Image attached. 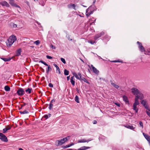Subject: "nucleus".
I'll list each match as a JSON object with an SVG mask.
<instances>
[{
	"label": "nucleus",
	"instance_id": "nucleus-1",
	"mask_svg": "<svg viewBox=\"0 0 150 150\" xmlns=\"http://www.w3.org/2000/svg\"><path fill=\"white\" fill-rule=\"evenodd\" d=\"M16 40V38L15 36H10L6 42L7 47H10Z\"/></svg>",
	"mask_w": 150,
	"mask_h": 150
},
{
	"label": "nucleus",
	"instance_id": "nucleus-2",
	"mask_svg": "<svg viewBox=\"0 0 150 150\" xmlns=\"http://www.w3.org/2000/svg\"><path fill=\"white\" fill-rule=\"evenodd\" d=\"M69 137V136H67L66 137L64 138L59 140H57L55 142V145L57 146L62 145L68 140Z\"/></svg>",
	"mask_w": 150,
	"mask_h": 150
},
{
	"label": "nucleus",
	"instance_id": "nucleus-3",
	"mask_svg": "<svg viewBox=\"0 0 150 150\" xmlns=\"http://www.w3.org/2000/svg\"><path fill=\"white\" fill-rule=\"evenodd\" d=\"M144 98V95L143 94H140L139 95L136 96L135 98V101L133 103V105L137 106L139 104V102L138 100L139 99L140 100H142Z\"/></svg>",
	"mask_w": 150,
	"mask_h": 150
},
{
	"label": "nucleus",
	"instance_id": "nucleus-4",
	"mask_svg": "<svg viewBox=\"0 0 150 150\" xmlns=\"http://www.w3.org/2000/svg\"><path fill=\"white\" fill-rule=\"evenodd\" d=\"M93 10L91 6L89 7L86 10V15L88 18L91 14H93Z\"/></svg>",
	"mask_w": 150,
	"mask_h": 150
},
{
	"label": "nucleus",
	"instance_id": "nucleus-5",
	"mask_svg": "<svg viewBox=\"0 0 150 150\" xmlns=\"http://www.w3.org/2000/svg\"><path fill=\"white\" fill-rule=\"evenodd\" d=\"M39 62L43 64L44 65L46 66H47V68L46 69V72L47 74H48L49 72L52 70V68H51L50 65H48L45 62L43 61V60H40L39 61Z\"/></svg>",
	"mask_w": 150,
	"mask_h": 150
},
{
	"label": "nucleus",
	"instance_id": "nucleus-6",
	"mask_svg": "<svg viewBox=\"0 0 150 150\" xmlns=\"http://www.w3.org/2000/svg\"><path fill=\"white\" fill-rule=\"evenodd\" d=\"M132 92L134 95H139L140 94H142L140 93L139 91L137 88H133L132 89Z\"/></svg>",
	"mask_w": 150,
	"mask_h": 150
},
{
	"label": "nucleus",
	"instance_id": "nucleus-7",
	"mask_svg": "<svg viewBox=\"0 0 150 150\" xmlns=\"http://www.w3.org/2000/svg\"><path fill=\"white\" fill-rule=\"evenodd\" d=\"M0 139L2 141L5 142H7L8 141V140L4 134L1 133H0Z\"/></svg>",
	"mask_w": 150,
	"mask_h": 150
},
{
	"label": "nucleus",
	"instance_id": "nucleus-8",
	"mask_svg": "<svg viewBox=\"0 0 150 150\" xmlns=\"http://www.w3.org/2000/svg\"><path fill=\"white\" fill-rule=\"evenodd\" d=\"M17 93L19 96H21L25 94V92L23 88H19L17 91Z\"/></svg>",
	"mask_w": 150,
	"mask_h": 150
},
{
	"label": "nucleus",
	"instance_id": "nucleus-9",
	"mask_svg": "<svg viewBox=\"0 0 150 150\" xmlns=\"http://www.w3.org/2000/svg\"><path fill=\"white\" fill-rule=\"evenodd\" d=\"M105 34V33L103 32H102L100 33H98L96 35L94 36L93 38V39L95 40H97L98 38L101 37V36L104 35Z\"/></svg>",
	"mask_w": 150,
	"mask_h": 150
},
{
	"label": "nucleus",
	"instance_id": "nucleus-10",
	"mask_svg": "<svg viewBox=\"0 0 150 150\" xmlns=\"http://www.w3.org/2000/svg\"><path fill=\"white\" fill-rule=\"evenodd\" d=\"M137 43L138 45V47L142 52H143L145 51V49L143 46H142V44L139 41L137 42Z\"/></svg>",
	"mask_w": 150,
	"mask_h": 150
},
{
	"label": "nucleus",
	"instance_id": "nucleus-11",
	"mask_svg": "<svg viewBox=\"0 0 150 150\" xmlns=\"http://www.w3.org/2000/svg\"><path fill=\"white\" fill-rule=\"evenodd\" d=\"M9 4L12 6L20 8V6L14 3V0H9Z\"/></svg>",
	"mask_w": 150,
	"mask_h": 150
},
{
	"label": "nucleus",
	"instance_id": "nucleus-12",
	"mask_svg": "<svg viewBox=\"0 0 150 150\" xmlns=\"http://www.w3.org/2000/svg\"><path fill=\"white\" fill-rule=\"evenodd\" d=\"M0 4L2 6H6L7 7H9V5L8 3L5 1H4L0 2Z\"/></svg>",
	"mask_w": 150,
	"mask_h": 150
},
{
	"label": "nucleus",
	"instance_id": "nucleus-13",
	"mask_svg": "<svg viewBox=\"0 0 150 150\" xmlns=\"http://www.w3.org/2000/svg\"><path fill=\"white\" fill-rule=\"evenodd\" d=\"M77 79L80 80L81 82H82L83 81L84 82H86L88 84H90L88 81L84 77H82V76L81 77H79V79Z\"/></svg>",
	"mask_w": 150,
	"mask_h": 150
},
{
	"label": "nucleus",
	"instance_id": "nucleus-14",
	"mask_svg": "<svg viewBox=\"0 0 150 150\" xmlns=\"http://www.w3.org/2000/svg\"><path fill=\"white\" fill-rule=\"evenodd\" d=\"M122 98L123 100L125 102L126 104L129 105V102L127 97L125 95H124L123 96Z\"/></svg>",
	"mask_w": 150,
	"mask_h": 150
},
{
	"label": "nucleus",
	"instance_id": "nucleus-15",
	"mask_svg": "<svg viewBox=\"0 0 150 150\" xmlns=\"http://www.w3.org/2000/svg\"><path fill=\"white\" fill-rule=\"evenodd\" d=\"M91 139H88V140H86L85 139H82L81 140H79L78 141V143H84L86 142H88L91 141Z\"/></svg>",
	"mask_w": 150,
	"mask_h": 150
},
{
	"label": "nucleus",
	"instance_id": "nucleus-16",
	"mask_svg": "<svg viewBox=\"0 0 150 150\" xmlns=\"http://www.w3.org/2000/svg\"><path fill=\"white\" fill-rule=\"evenodd\" d=\"M55 102V100L54 99H52L50 101L49 107V108L50 110H51L52 109L53 106V105L52 104V103L54 102Z\"/></svg>",
	"mask_w": 150,
	"mask_h": 150
},
{
	"label": "nucleus",
	"instance_id": "nucleus-17",
	"mask_svg": "<svg viewBox=\"0 0 150 150\" xmlns=\"http://www.w3.org/2000/svg\"><path fill=\"white\" fill-rule=\"evenodd\" d=\"M21 48L19 49L16 52V56L17 57L19 56L21 54Z\"/></svg>",
	"mask_w": 150,
	"mask_h": 150
},
{
	"label": "nucleus",
	"instance_id": "nucleus-18",
	"mask_svg": "<svg viewBox=\"0 0 150 150\" xmlns=\"http://www.w3.org/2000/svg\"><path fill=\"white\" fill-rule=\"evenodd\" d=\"M91 66L92 68V71L95 74H98L99 73V71L95 67L92 65H91Z\"/></svg>",
	"mask_w": 150,
	"mask_h": 150
},
{
	"label": "nucleus",
	"instance_id": "nucleus-19",
	"mask_svg": "<svg viewBox=\"0 0 150 150\" xmlns=\"http://www.w3.org/2000/svg\"><path fill=\"white\" fill-rule=\"evenodd\" d=\"M11 128V127L8 125L6 127L3 129V133H5L7 131L10 130Z\"/></svg>",
	"mask_w": 150,
	"mask_h": 150
},
{
	"label": "nucleus",
	"instance_id": "nucleus-20",
	"mask_svg": "<svg viewBox=\"0 0 150 150\" xmlns=\"http://www.w3.org/2000/svg\"><path fill=\"white\" fill-rule=\"evenodd\" d=\"M27 110H25L24 111H20L19 112V113L21 114H28L29 113V110H27Z\"/></svg>",
	"mask_w": 150,
	"mask_h": 150
},
{
	"label": "nucleus",
	"instance_id": "nucleus-21",
	"mask_svg": "<svg viewBox=\"0 0 150 150\" xmlns=\"http://www.w3.org/2000/svg\"><path fill=\"white\" fill-rule=\"evenodd\" d=\"M67 7L69 8H73L74 9L76 10L75 8V5L74 4H68Z\"/></svg>",
	"mask_w": 150,
	"mask_h": 150
},
{
	"label": "nucleus",
	"instance_id": "nucleus-22",
	"mask_svg": "<svg viewBox=\"0 0 150 150\" xmlns=\"http://www.w3.org/2000/svg\"><path fill=\"white\" fill-rule=\"evenodd\" d=\"M24 102L28 105H29L31 104L30 100L28 98L26 99Z\"/></svg>",
	"mask_w": 150,
	"mask_h": 150
},
{
	"label": "nucleus",
	"instance_id": "nucleus-23",
	"mask_svg": "<svg viewBox=\"0 0 150 150\" xmlns=\"http://www.w3.org/2000/svg\"><path fill=\"white\" fill-rule=\"evenodd\" d=\"M133 109L135 111V113H137L139 109L137 108V106L133 105Z\"/></svg>",
	"mask_w": 150,
	"mask_h": 150
},
{
	"label": "nucleus",
	"instance_id": "nucleus-24",
	"mask_svg": "<svg viewBox=\"0 0 150 150\" xmlns=\"http://www.w3.org/2000/svg\"><path fill=\"white\" fill-rule=\"evenodd\" d=\"M1 59L5 62H8L11 59V58L10 57L8 58H1Z\"/></svg>",
	"mask_w": 150,
	"mask_h": 150
},
{
	"label": "nucleus",
	"instance_id": "nucleus-25",
	"mask_svg": "<svg viewBox=\"0 0 150 150\" xmlns=\"http://www.w3.org/2000/svg\"><path fill=\"white\" fill-rule=\"evenodd\" d=\"M125 127L127 128L132 130H133L134 128L132 125L131 126L129 125H127L126 126H125Z\"/></svg>",
	"mask_w": 150,
	"mask_h": 150
},
{
	"label": "nucleus",
	"instance_id": "nucleus-26",
	"mask_svg": "<svg viewBox=\"0 0 150 150\" xmlns=\"http://www.w3.org/2000/svg\"><path fill=\"white\" fill-rule=\"evenodd\" d=\"M96 20V19H94L93 18H91L90 20L89 21H92V22L90 24V25H92L93 24H94V22Z\"/></svg>",
	"mask_w": 150,
	"mask_h": 150
},
{
	"label": "nucleus",
	"instance_id": "nucleus-27",
	"mask_svg": "<svg viewBox=\"0 0 150 150\" xmlns=\"http://www.w3.org/2000/svg\"><path fill=\"white\" fill-rule=\"evenodd\" d=\"M32 90V88H28V89L25 90V91L27 92V93L28 94H30L31 93Z\"/></svg>",
	"mask_w": 150,
	"mask_h": 150
},
{
	"label": "nucleus",
	"instance_id": "nucleus-28",
	"mask_svg": "<svg viewBox=\"0 0 150 150\" xmlns=\"http://www.w3.org/2000/svg\"><path fill=\"white\" fill-rule=\"evenodd\" d=\"M75 101L78 103H79L80 102L79 97L77 95L75 96Z\"/></svg>",
	"mask_w": 150,
	"mask_h": 150
},
{
	"label": "nucleus",
	"instance_id": "nucleus-29",
	"mask_svg": "<svg viewBox=\"0 0 150 150\" xmlns=\"http://www.w3.org/2000/svg\"><path fill=\"white\" fill-rule=\"evenodd\" d=\"M4 89L6 91H10V88L8 86H6L4 87Z\"/></svg>",
	"mask_w": 150,
	"mask_h": 150
},
{
	"label": "nucleus",
	"instance_id": "nucleus-30",
	"mask_svg": "<svg viewBox=\"0 0 150 150\" xmlns=\"http://www.w3.org/2000/svg\"><path fill=\"white\" fill-rule=\"evenodd\" d=\"M111 84L115 88L117 89L119 88V86L118 85L113 83L112 82L111 83Z\"/></svg>",
	"mask_w": 150,
	"mask_h": 150
},
{
	"label": "nucleus",
	"instance_id": "nucleus-31",
	"mask_svg": "<svg viewBox=\"0 0 150 150\" xmlns=\"http://www.w3.org/2000/svg\"><path fill=\"white\" fill-rule=\"evenodd\" d=\"M143 106L145 107V108L147 110H148L150 112V109H149V106L146 104V103L145 104H144Z\"/></svg>",
	"mask_w": 150,
	"mask_h": 150
},
{
	"label": "nucleus",
	"instance_id": "nucleus-32",
	"mask_svg": "<svg viewBox=\"0 0 150 150\" xmlns=\"http://www.w3.org/2000/svg\"><path fill=\"white\" fill-rule=\"evenodd\" d=\"M69 74V71L66 69L64 70V74L66 76L68 75Z\"/></svg>",
	"mask_w": 150,
	"mask_h": 150
},
{
	"label": "nucleus",
	"instance_id": "nucleus-33",
	"mask_svg": "<svg viewBox=\"0 0 150 150\" xmlns=\"http://www.w3.org/2000/svg\"><path fill=\"white\" fill-rule=\"evenodd\" d=\"M111 62H121V63H123V61L122 60H113L111 61Z\"/></svg>",
	"mask_w": 150,
	"mask_h": 150
},
{
	"label": "nucleus",
	"instance_id": "nucleus-34",
	"mask_svg": "<svg viewBox=\"0 0 150 150\" xmlns=\"http://www.w3.org/2000/svg\"><path fill=\"white\" fill-rule=\"evenodd\" d=\"M56 73H58L59 74H61L60 70L59 67H58V68L56 69Z\"/></svg>",
	"mask_w": 150,
	"mask_h": 150
},
{
	"label": "nucleus",
	"instance_id": "nucleus-35",
	"mask_svg": "<svg viewBox=\"0 0 150 150\" xmlns=\"http://www.w3.org/2000/svg\"><path fill=\"white\" fill-rule=\"evenodd\" d=\"M72 74L77 79H79V76H78L76 72H73Z\"/></svg>",
	"mask_w": 150,
	"mask_h": 150
},
{
	"label": "nucleus",
	"instance_id": "nucleus-36",
	"mask_svg": "<svg viewBox=\"0 0 150 150\" xmlns=\"http://www.w3.org/2000/svg\"><path fill=\"white\" fill-rule=\"evenodd\" d=\"M143 134L146 139L148 137H149V136H148L147 134H146L144 133H143Z\"/></svg>",
	"mask_w": 150,
	"mask_h": 150
},
{
	"label": "nucleus",
	"instance_id": "nucleus-37",
	"mask_svg": "<svg viewBox=\"0 0 150 150\" xmlns=\"http://www.w3.org/2000/svg\"><path fill=\"white\" fill-rule=\"evenodd\" d=\"M141 103L142 104V105H144V104H145L146 103V101L144 100H142L141 101Z\"/></svg>",
	"mask_w": 150,
	"mask_h": 150
},
{
	"label": "nucleus",
	"instance_id": "nucleus-38",
	"mask_svg": "<svg viewBox=\"0 0 150 150\" xmlns=\"http://www.w3.org/2000/svg\"><path fill=\"white\" fill-rule=\"evenodd\" d=\"M139 125H140V127H141L142 128H143V123L142 121H139Z\"/></svg>",
	"mask_w": 150,
	"mask_h": 150
},
{
	"label": "nucleus",
	"instance_id": "nucleus-39",
	"mask_svg": "<svg viewBox=\"0 0 150 150\" xmlns=\"http://www.w3.org/2000/svg\"><path fill=\"white\" fill-rule=\"evenodd\" d=\"M61 60L63 63L65 64L66 63V61L64 58H61Z\"/></svg>",
	"mask_w": 150,
	"mask_h": 150
},
{
	"label": "nucleus",
	"instance_id": "nucleus-40",
	"mask_svg": "<svg viewBox=\"0 0 150 150\" xmlns=\"http://www.w3.org/2000/svg\"><path fill=\"white\" fill-rule=\"evenodd\" d=\"M88 42L89 43H90L91 44H93L94 43L96 42L95 41H93V40L88 41Z\"/></svg>",
	"mask_w": 150,
	"mask_h": 150
},
{
	"label": "nucleus",
	"instance_id": "nucleus-41",
	"mask_svg": "<svg viewBox=\"0 0 150 150\" xmlns=\"http://www.w3.org/2000/svg\"><path fill=\"white\" fill-rule=\"evenodd\" d=\"M40 42L39 40H37L34 42V43H35L36 45H38L40 43Z\"/></svg>",
	"mask_w": 150,
	"mask_h": 150
},
{
	"label": "nucleus",
	"instance_id": "nucleus-42",
	"mask_svg": "<svg viewBox=\"0 0 150 150\" xmlns=\"http://www.w3.org/2000/svg\"><path fill=\"white\" fill-rule=\"evenodd\" d=\"M74 145V144L73 143H71V144H69V145H66V147H70V146H72V145Z\"/></svg>",
	"mask_w": 150,
	"mask_h": 150
},
{
	"label": "nucleus",
	"instance_id": "nucleus-43",
	"mask_svg": "<svg viewBox=\"0 0 150 150\" xmlns=\"http://www.w3.org/2000/svg\"><path fill=\"white\" fill-rule=\"evenodd\" d=\"M22 102L23 103V104H21V105L22 107H23L25 106V105H27L25 103V102Z\"/></svg>",
	"mask_w": 150,
	"mask_h": 150
},
{
	"label": "nucleus",
	"instance_id": "nucleus-44",
	"mask_svg": "<svg viewBox=\"0 0 150 150\" xmlns=\"http://www.w3.org/2000/svg\"><path fill=\"white\" fill-rule=\"evenodd\" d=\"M70 81L72 85H74L75 81L74 80H70Z\"/></svg>",
	"mask_w": 150,
	"mask_h": 150
},
{
	"label": "nucleus",
	"instance_id": "nucleus-45",
	"mask_svg": "<svg viewBox=\"0 0 150 150\" xmlns=\"http://www.w3.org/2000/svg\"><path fill=\"white\" fill-rule=\"evenodd\" d=\"M67 39H68V40H70V41H72V39H71V38H70V35H68L67 36Z\"/></svg>",
	"mask_w": 150,
	"mask_h": 150
},
{
	"label": "nucleus",
	"instance_id": "nucleus-46",
	"mask_svg": "<svg viewBox=\"0 0 150 150\" xmlns=\"http://www.w3.org/2000/svg\"><path fill=\"white\" fill-rule=\"evenodd\" d=\"M78 150H85L84 146L81 147Z\"/></svg>",
	"mask_w": 150,
	"mask_h": 150
},
{
	"label": "nucleus",
	"instance_id": "nucleus-47",
	"mask_svg": "<svg viewBox=\"0 0 150 150\" xmlns=\"http://www.w3.org/2000/svg\"><path fill=\"white\" fill-rule=\"evenodd\" d=\"M39 68L40 69V70H41V71L42 72H45L44 69L43 68H42V67H40Z\"/></svg>",
	"mask_w": 150,
	"mask_h": 150
},
{
	"label": "nucleus",
	"instance_id": "nucleus-48",
	"mask_svg": "<svg viewBox=\"0 0 150 150\" xmlns=\"http://www.w3.org/2000/svg\"><path fill=\"white\" fill-rule=\"evenodd\" d=\"M46 57L47 58V59H52V57L50 56H49V55H47L46 56Z\"/></svg>",
	"mask_w": 150,
	"mask_h": 150
},
{
	"label": "nucleus",
	"instance_id": "nucleus-49",
	"mask_svg": "<svg viewBox=\"0 0 150 150\" xmlns=\"http://www.w3.org/2000/svg\"><path fill=\"white\" fill-rule=\"evenodd\" d=\"M49 86L51 88H53V84L51 83H50L49 84Z\"/></svg>",
	"mask_w": 150,
	"mask_h": 150
},
{
	"label": "nucleus",
	"instance_id": "nucleus-50",
	"mask_svg": "<svg viewBox=\"0 0 150 150\" xmlns=\"http://www.w3.org/2000/svg\"><path fill=\"white\" fill-rule=\"evenodd\" d=\"M44 117L46 119H47L48 118V115H44Z\"/></svg>",
	"mask_w": 150,
	"mask_h": 150
},
{
	"label": "nucleus",
	"instance_id": "nucleus-51",
	"mask_svg": "<svg viewBox=\"0 0 150 150\" xmlns=\"http://www.w3.org/2000/svg\"><path fill=\"white\" fill-rule=\"evenodd\" d=\"M50 47L51 48H52L53 49H55L56 48V47L53 45L52 44H51V45H50Z\"/></svg>",
	"mask_w": 150,
	"mask_h": 150
},
{
	"label": "nucleus",
	"instance_id": "nucleus-52",
	"mask_svg": "<svg viewBox=\"0 0 150 150\" xmlns=\"http://www.w3.org/2000/svg\"><path fill=\"white\" fill-rule=\"evenodd\" d=\"M146 112L147 114L150 117V112L147 110L146 111Z\"/></svg>",
	"mask_w": 150,
	"mask_h": 150
},
{
	"label": "nucleus",
	"instance_id": "nucleus-53",
	"mask_svg": "<svg viewBox=\"0 0 150 150\" xmlns=\"http://www.w3.org/2000/svg\"><path fill=\"white\" fill-rule=\"evenodd\" d=\"M13 27L16 28V27H17V25L16 24H15L14 23H13Z\"/></svg>",
	"mask_w": 150,
	"mask_h": 150
},
{
	"label": "nucleus",
	"instance_id": "nucleus-54",
	"mask_svg": "<svg viewBox=\"0 0 150 150\" xmlns=\"http://www.w3.org/2000/svg\"><path fill=\"white\" fill-rule=\"evenodd\" d=\"M97 123V121L96 120H93V123L94 124H96Z\"/></svg>",
	"mask_w": 150,
	"mask_h": 150
},
{
	"label": "nucleus",
	"instance_id": "nucleus-55",
	"mask_svg": "<svg viewBox=\"0 0 150 150\" xmlns=\"http://www.w3.org/2000/svg\"><path fill=\"white\" fill-rule=\"evenodd\" d=\"M53 65H54V66H55V67H56V69H57V68H58V67H59L58 66H57V65L56 64H53Z\"/></svg>",
	"mask_w": 150,
	"mask_h": 150
},
{
	"label": "nucleus",
	"instance_id": "nucleus-56",
	"mask_svg": "<svg viewBox=\"0 0 150 150\" xmlns=\"http://www.w3.org/2000/svg\"><path fill=\"white\" fill-rule=\"evenodd\" d=\"M115 104L118 107H120V104L117 103H115Z\"/></svg>",
	"mask_w": 150,
	"mask_h": 150
},
{
	"label": "nucleus",
	"instance_id": "nucleus-57",
	"mask_svg": "<svg viewBox=\"0 0 150 150\" xmlns=\"http://www.w3.org/2000/svg\"><path fill=\"white\" fill-rule=\"evenodd\" d=\"M74 76H73L71 77L70 80H74Z\"/></svg>",
	"mask_w": 150,
	"mask_h": 150
},
{
	"label": "nucleus",
	"instance_id": "nucleus-58",
	"mask_svg": "<svg viewBox=\"0 0 150 150\" xmlns=\"http://www.w3.org/2000/svg\"><path fill=\"white\" fill-rule=\"evenodd\" d=\"M78 75L79 76V77H81V75L80 73H78Z\"/></svg>",
	"mask_w": 150,
	"mask_h": 150
},
{
	"label": "nucleus",
	"instance_id": "nucleus-59",
	"mask_svg": "<svg viewBox=\"0 0 150 150\" xmlns=\"http://www.w3.org/2000/svg\"><path fill=\"white\" fill-rule=\"evenodd\" d=\"M84 146L85 150L88 149L90 148V147H89L85 146Z\"/></svg>",
	"mask_w": 150,
	"mask_h": 150
},
{
	"label": "nucleus",
	"instance_id": "nucleus-60",
	"mask_svg": "<svg viewBox=\"0 0 150 150\" xmlns=\"http://www.w3.org/2000/svg\"><path fill=\"white\" fill-rule=\"evenodd\" d=\"M67 80L68 81L70 79V76H67Z\"/></svg>",
	"mask_w": 150,
	"mask_h": 150
},
{
	"label": "nucleus",
	"instance_id": "nucleus-61",
	"mask_svg": "<svg viewBox=\"0 0 150 150\" xmlns=\"http://www.w3.org/2000/svg\"><path fill=\"white\" fill-rule=\"evenodd\" d=\"M146 139L147 140V141H149L150 139V136H149Z\"/></svg>",
	"mask_w": 150,
	"mask_h": 150
},
{
	"label": "nucleus",
	"instance_id": "nucleus-62",
	"mask_svg": "<svg viewBox=\"0 0 150 150\" xmlns=\"http://www.w3.org/2000/svg\"><path fill=\"white\" fill-rule=\"evenodd\" d=\"M62 147H63V149H65V148H67V147H66V145L65 146H62Z\"/></svg>",
	"mask_w": 150,
	"mask_h": 150
},
{
	"label": "nucleus",
	"instance_id": "nucleus-63",
	"mask_svg": "<svg viewBox=\"0 0 150 150\" xmlns=\"http://www.w3.org/2000/svg\"><path fill=\"white\" fill-rule=\"evenodd\" d=\"M96 2V0H94L93 1V4L94 5L95 2Z\"/></svg>",
	"mask_w": 150,
	"mask_h": 150
},
{
	"label": "nucleus",
	"instance_id": "nucleus-64",
	"mask_svg": "<svg viewBox=\"0 0 150 150\" xmlns=\"http://www.w3.org/2000/svg\"><path fill=\"white\" fill-rule=\"evenodd\" d=\"M148 141V142L149 143V145L150 146V139L149 141Z\"/></svg>",
	"mask_w": 150,
	"mask_h": 150
}]
</instances>
